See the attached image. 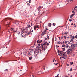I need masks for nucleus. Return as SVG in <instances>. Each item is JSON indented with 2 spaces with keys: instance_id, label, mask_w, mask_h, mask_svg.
<instances>
[{
  "instance_id": "f257e3e1",
  "label": "nucleus",
  "mask_w": 77,
  "mask_h": 77,
  "mask_svg": "<svg viewBox=\"0 0 77 77\" xmlns=\"http://www.w3.org/2000/svg\"><path fill=\"white\" fill-rule=\"evenodd\" d=\"M47 42L44 43L43 44H40V45L42 46V51H45V50L47 48V46L49 45V43H47Z\"/></svg>"
},
{
  "instance_id": "f03ea898",
  "label": "nucleus",
  "mask_w": 77,
  "mask_h": 77,
  "mask_svg": "<svg viewBox=\"0 0 77 77\" xmlns=\"http://www.w3.org/2000/svg\"><path fill=\"white\" fill-rule=\"evenodd\" d=\"M48 29H47V28H46V29L45 30H44L43 32H42L41 34V35L42 36H44V35H45V34H47V33H49V32H50V31L48 32Z\"/></svg>"
},
{
  "instance_id": "7ed1b4c3",
  "label": "nucleus",
  "mask_w": 77,
  "mask_h": 77,
  "mask_svg": "<svg viewBox=\"0 0 77 77\" xmlns=\"http://www.w3.org/2000/svg\"><path fill=\"white\" fill-rule=\"evenodd\" d=\"M71 51H72V49H70V48L69 47V48L68 49V50H67V54H69V53H71Z\"/></svg>"
},
{
  "instance_id": "20e7f679",
  "label": "nucleus",
  "mask_w": 77,
  "mask_h": 77,
  "mask_svg": "<svg viewBox=\"0 0 77 77\" xmlns=\"http://www.w3.org/2000/svg\"><path fill=\"white\" fill-rule=\"evenodd\" d=\"M75 44H72L71 46V47H69L71 49H72H72H73V48H74L75 47Z\"/></svg>"
},
{
  "instance_id": "39448f33",
  "label": "nucleus",
  "mask_w": 77,
  "mask_h": 77,
  "mask_svg": "<svg viewBox=\"0 0 77 77\" xmlns=\"http://www.w3.org/2000/svg\"><path fill=\"white\" fill-rule=\"evenodd\" d=\"M39 26H38V25L35 26H34V30H35V31H36L37 28H38V29H39Z\"/></svg>"
},
{
  "instance_id": "423d86ee",
  "label": "nucleus",
  "mask_w": 77,
  "mask_h": 77,
  "mask_svg": "<svg viewBox=\"0 0 77 77\" xmlns=\"http://www.w3.org/2000/svg\"><path fill=\"white\" fill-rule=\"evenodd\" d=\"M26 34H27V35H30V33L26 31V32H24V33H25V35H24V36H26L27 35V34H26Z\"/></svg>"
},
{
  "instance_id": "0eeeda50",
  "label": "nucleus",
  "mask_w": 77,
  "mask_h": 77,
  "mask_svg": "<svg viewBox=\"0 0 77 77\" xmlns=\"http://www.w3.org/2000/svg\"><path fill=\"white\" fill-rule=\"evenodd\" d=\"M16 32L17 33H18V34H20V32L19 31L18 29H17L16 31H14V33H16Z\"/></svg>"
},
{
  "instance_id": "6e6552de",
  "label": "nucleus",
  "mask_w": 77,
  "mask_h": 77,
  "mask_svg": "<svg viewBox=\"0 0 77 77\" xmlns=\"http://www.w3.org/2000/svg\"><path fill=\"white\" fill-rule=\"evenodd\" d=\"M8 20H12V19L11 18H7V19H5L4 20V21H6Z\"/></svg>"
},
{
  "instance_id": "1a4fd4ad",
  "label": "nucleus",
  "mask_w": 77,
  "mask_h": 77,
  "mask_svg": "<svg viewBox=\"0 0 77 77\" xmlns=\"http://www.w3.org/2000/svg\"><path fill=\"white\" fill-rule=\"evenodd\" d=\"M41 6L39 7L38 8H37L38 11H40V9H41Z\"/></svg>"
},
{
  "instance_id": "9d476101",
  "label": "nucleus",
  "mask_w": 77,
  "mask_h": 77,
  "mask_svg": "<svg viewBox=\"0 0 77 77\" xmlns=\"http://www.w3.org/2000/svg\"><path fill=\"white\" fill-rule=\"evenodd\" d=\"M37 51H38V53H39L40 52V53H41V51H42V50L41 51V50H40L39 49H38Z\"/></svg>"
},
{
  "instance_id": "9b49d317",
  "label": "nucleus",
  "mask_w": 77,
  "mask_h": 77,
  "mask_svg": "<svg viewBox=\"0 0 77 77\" xmlns=\"http://www.w3.org/2000/svg\"><path fill=\"white\" fill-rule=\"evenodd\" d=\"M51 23H48V27H51Z\"/></svg>"
},
{
  "instance_id": "f8f14e48",
  "label": "nucleus",
  "mask_w": 77,
  "mask_h": 77,
  "mask_svg": "<svg viewBox=\"0 0 77 77\" xmlns=\"http://www.w3.org/2000/svg\"><path fill=\"white\" fill-rule=\"evenodd\" d=\"M37 44H39V43H40V44L41 43V42L39 40H37Z\"/></svg>"
},
{
  "instance_id": "ddd939ff",
  "label": "nucleus",
  "mask_w": 77,
  "mask_h": 77,
  "mask_svg": "<svg viewBox=\"0 0 77 77\" xmlns=\"http://www.w3.org/2000/svg\"><path fill=\"white\" fill-rule=\"evenodd\" d=\"M70 64L71 65H73V64H74V62H70Z\"/></svg>"
},
{
  "instance_id": "4468645a",
  "label": "nucleus",
  "mask_w": 77,
  "mask_h": 77,
  "mask_svg": "<svg viewBox=\"0 0 77 77\" xmlns=\"http://www.w3.org/2000/svg\"><path fill=\"white\" fill-rule=\"evenodd\" d=\"M74 16V14H72V15H71L70 18H72Z\"/></svg>"
},
{
  "instance_id": "2eb2a0df",
  "label": "nucleus",
  "mask_w": 77,
  "mask_h": 77,
  "mask_svg": "<svg viewBox=\"0 0 77 77\" xmlns=\"http://www.w3.org/2000/svg\"><path fill=\"white\" fill-rule=\"evenodd\" d=\"M65 47H66V48H67V49H69V46H68V45L65 46Z\"/></svg>"
},
{
  "instance_id": "dca6fc26",
  "label": "nucleus",
  "mask_w": 77,
  "mask_h": 77,
  "mask_svg": "<svg viewBox=\"0 0 77 77\" xmlns=\"http://www.w3.org/2000/svg\"><path fill=\"white\" fill-rule=\"evenodd\" d=\"M31 27V26H30V25L29 24H28V25L27 28H30Z\"/></svg>"
},
{
  "instance_id": "f3484780",
  "label": "nucleus",
  "mask_w": 77,
  "mask_h": 77,
  "mask_svg": "<svg viewBox=\"0 0 77 77\" xmlns=\"http://www.w3.org/2000/svg\"><path fill=\"white\" fill-rule=\"evenodd\" d=\"M47 39L48 40V39H50V37H49V36H48V35H47Z\"/></svg>"
},
{
  "instance_id": "a211bd4d",
  "label": "nucleus",
  "mask_w": 77,
  "mask_h": 77,
  "mask_svg": "<svg viewBox=\"0 0 77 77\" xmlns=\"http://www.w3.org/2000/svg\"><path fill=\"white\" fill-rule=\"evenodd\" d=\"M53 26H55L56 25V23H53Z\"/></svg>"
},
{
  "instance_id": "6ab92c4d",
  "label": "nucleus",
  "mask_w": 77,
  "mask_h": 77,
  "mask_svg": "<svg viewBox=\"0 0 77 77\" xmlns=\"http://www.w3.org/2000/svg\"><path fill=\"white\" fill-rule=\"evenodd\" d=\"M27 6H30V4L29 3H28L27 4Z\"/></svg>"
},
{
  "instance_id": "aec40b11",
  "label": "nucleus",
  "mask_w": 77,
  "mask_h": 77,
  "mask_svg": "<svg viewBox=\"0 0 77 77\" xmlns=\"http://www.w3.org/2000/svg\"><path fill=\"white\" fill-rule=\"evenodd\" d=\"M9 70V69H6L5 70V71H8Z\"/></svg>"
},
{
  "instance_id": "412c9836",
  "label": "nucleus",
  "mask_w": 77,
  "mask_h": 77,
  "mask_svg": "<svg viewBox=\"0 0 77 77\" xmlns=\"http://www.w3.org/2000/svg\"><path fill=\"white\" fill-rule=\"evenodd\" d=\"M23 33H24V32H22V36L23 38V37H24V36H23V35L22 34H23Z\"/></svg>"
},
{
  "instance_id": "4be33fe9",
  "label": "nucleus",
  "mask_w": 77,
  "mask_h": 77,
  "mask_svg": "<svg viewBox=\"0 0 77 77\" xmlns=\"http://www.w3.org/2000/svg\"><path fill=\"white\" fill-rule=\"evenodd\" d=\"M63 57H65V53L63 54Z\"/></svg>"
},
{
  "instance_id": "5701e85b",
  "label": "nucleus",
  "mask_w": 77,
  "mask_h": 77,
  "mask_svg": "<svg viewBox=\"0 0 77 77\" xmlns=\"http://www.w3.org/2000/svg\"><path fill=\"white\" fill-rule=\"evenodd\" d=\"M29 2L30 3L32 2V1H31V0H29Z\"/></svg>"
},
{
  "instance_id": "b1692460",
  "label": "nucleus",
  "mask_w": 77,
  "mask_h": 77,
  "mask_svg": "<svg viewBox=\"0 0 77 77\" xmlns=\"http://www.w3.org/2000/svg\"><path fill=\"white\" fill-rule=\"evenodd\" d=\"M65 47V45H62V47Z\"/></svg>"
},
{
  "instance_id": "393cba45",
  "label": "nucleus",
  "mask_w": 77,
  "mask_h": 77,
  "mask_svg": "<svg viewBox=\"0 0 77 77\" xmlns=\"http://www.w3.org/2000/svg\"><path fill=\"white\" fill-rule=\"evenodd\" d=\"M68 32H65V35H67V34H68Z\"/></svg>"
},
{
  "instance_id": "a878e982",
  "label": "nucleus",
  "mask_w": 77,
  "mask_h": 77,
  "mask_svg": "<svg viewBox=\"0 0 77 77\" xmlns=\"http://www.w3.org/2000/svg\"><path fill=\"white\" fill-rule=\"evenodd\" d=\"M62 49L63 50V51H65V48H63Z\"/></svg>"
},
{
  "instance_id": "bb28decb",
  "label": "nucleus",
  "mask_w": 77,
  "mask_h": 77,
  "mask_svg": "<svg viewBox=\"0 0 77 77\" xmlns=\"http://www.w3.org/2000/svg\"><path fill=\"white\" fill-rule=\"evenodd\" d=\"M54 60H55V58H54L53 59V62H54Z\"/></svg>"
},
{
  "instance_id": "cd10ccee",
  "label": "nucleus",
  "mask_w": 77,
  "mask_h": 77,
  "mask_svg": "<svg viewBox=\"0 0 77 77\" xmlns=\"http://www.w3.org/2000/svg\"><path fill=\"white\" fill-rule=\"evenodd\" d=\"M29 60H31V59H32V57H29Z\"/></svg>"
},
{
  "instance_id": "c85d7f7f",
  "label": "nucleus",
  "mask_w": 77,
  "mask_h": 77,
  "mask_svg": "<svg viewBox=\"0 0 77 77\" xmlns=\"http://www.w3.org/2000/svg\"><path fill=\"white\" fill-rule=\"evenodd\" d=\"M70 42H72V41H73V40H72V39L70 40Z\"/></svg>"
},
{
  "instance_id": "c756f323",
  "label": "nucleus",
  "mask_w": 77,
  "mask_h": 77,
  "mask_svg": "<svg viewBox=\"0 0 77 77\" xmlns=\"http://www.w3.org/2000/svg\"><path fill=\"white\" fill-rule=\"evenodd\" d=\"M64 37L65 39H66V36H64Z\"/></svg>"
},
{
  "instance_id": "7c9ffc66",
  "label": "nucleus",
  "mask_w": 77,
  "mask_h": 77,
  "mask_svg": "<svg viewBox=\"0 0 77 77\" xmlns=\"http://www.w3.org/2000/svg\"><path fill=\"white\" fill-rule=\"evenodd\" d=\"M11 31H12V30H14V29H13V28H11Z\"/></svg>"
},
{
  "instance_id": "2f4dec72",
  "label": "nucleus",
  "mask_w": 77,
  "mask_h": 77,
  "mask_svg": "<svg viewBox=\"0 0 77 77\" xmlns=\"http://www.w3.org/2000/svg\"><path fill=\"white\" fill-rule=\"evenodd\" d=\"M67 1L68 2H70V1L69 0H67Z\"/></svg>"
},
{
  "instance_id": "473e14b6",
  "label": "nucleus",
  "mask_w": 77,
  "mask_h": 77,
  "mask_svg": "<svg viewBox=\"0 0 77 77\" xmlns=\"http://www.w3.org/2000/svg\"><path fill=\"white\" fill-rule=\"evenodd\" d=\"M61 58H63L64 59H65V58L64 57H61Z\"/></svg>"
},
{
  "instance_id": "72a5a7b5",
  "label": "nucleus",
  "mask_w": 77,
  "mask_h": 77,
  "mask_svg": "<svg viewBox=\"0 0 77 77\" xmlns=\"http://www.w3.org/2000/svg\"><path fill=\"white\" fill-rule=\"evenodd\" d=\"M77 38V35H76L75 37H74V38Z\"/></svg>"
},
{
  "instance_id": "f704fd0d",
  "label": "nucleus",
  "mask_w": 77,
  "mask_h": 77,
  "mask_svg": "<svg viewBox=\"0 0 77 77\" xmlns=\"http://www.w3.org/2000/svg\"><path fill=\"white\" fill-rule=\"evenodd\" d=\"M57 43H58V44H60V42H57Z\"/></svg>"
},
{
  "instance_id": "c9c22d12",
  "label": "nucleus",
  "mask_w": 77,
  "mask_h": 77,
  "mask_svg": "<svg viewBox=\"0 0 77 77\" xmlns=\"http://www.w3.org/2000/svg\"><path fill=\"white\" fill-rule=\"evenodd\" d=\"M65 43L67 44V41H65Z\"/></svg>"
},
{
  "instance_id": "e433bc0d",
  "label": "nucleus",
  "mask_w": 77,
  "mask_h": 77,
  "mask_svg": "<svg viewBox=\"0 0 77 77\" xmlns=\"http://www.w3.org/2000/svg\"><path fill=\"white\" fill-rule=\"evenodd\" d=\"M59 75V74H58L57 76H56L55 77H58Z\"/></svg>"
},
{
  "instance_id": "4c0bfd02",
  "label": "nucleus",
  "mask_w": 77,
  "mask_h": 77,
  "mask_svg": "<svg viewBox=\"0 0 77 77\" xmlns=\"http://www.w3.org/2000/svg\"><path fill=\"white\" fill-rule=\"evenodd\" d=\"M60 53V51H59L58 50V53L59 54V53Z\"/></svg>"
},
{
  "instance_id": "58836bf2",
  "label": "nucleus",
  "mask_w": 77,
  "mask_h": 77,
  "mask_svg": "<svg viewBox=\"0 0 77 77\" xmlns=\"http://www.w3.org/2000/svg\"><path fill=\"white\" fill-rule=\"evenodd\" d=\"M67 66H69V64H67Z\"/></svg>"
},
{
  "instance_id": "ea45409f",
  "label": "nucleus",
  "mask_w": 77,
  "mask_h": 77,
  "mask_svg": "<svg viewBox=\"0 0 77 77\" xmlns=\"http://www.w3.org/2000/svg\"><path fill=\"white\" fill-rule=\"evenodd\" d=\"M72 69L71 68V69H70V71H72Z\"/></svg>"
},
{
  "instance_id": "a19ab883",
  "label": "nucleus",
  "mask_w": 77,
  "mask_h": 77,
  "mask_svg": "<svg viewBox=\"0 0 77 77\" xmlns=\"http://www.w3.org/2000/svg\"><path fill=\"white\" fill-rule=\"evenodd\" d=\"M72 13H74V10H73V11L72 12Z\"/></svg>"
},
{
  "instance_id": "79ce46f5",
  "label": "nucleus",
  "mask_w": 77,
  "mask_h": 77,
  "mask_svg": "<svg viewBox=\"0 0 77 77\" xmlns=\"http://www.w3.org/2000/svg\"><path fill=\"white\" fill-rule=\"evenodd\" d=\"M57 64H58V63H54V65H57Z\"/></svg>"
},
{
  "instance_id": "37998d69",
  "label": "nucleus",
  "mask_w": 77,
  "mask_h": 77,
  "mask_svg": "<svg viewBox=\"0 0 77 77\" xmlns=\"http://www.w3.org/2000/svg\"><path fill=\"white\" fill-rule=\"evenodd\" d=\"M69 21H72V20L71 19H69Z\"/></svg>"
},
{
  "instance_id": "c03bdc74",
  "label": "nucleus",
  "mask_w": 77,
  "mask_h": 77,
  "mask_svg": "<svg viewBox=\"0 0 77 77\" xmlns=\"http://www.w3.org/2000/svg\"><path fill=\"white\" fill-rule=\"evenodd\" d=\"M56 47L57 48V45H56Z\"/></svg>"
},
{
  "instance_id": "a18cd8bd",
  "label": "nucleus",
  "mask_w": 77,
  "mask_h": 77,
  "mask_svg": "<svg viewBox=\"0 0 77 77\" xmlns=\"http://www.w3.org/2000/svg\"><path fill=\"white\" fill-rule=\"evenodd\" d=\"M71 25H72H72H74V24L72 23V24H71Z\"/></svg>"
},
{
  "instance_id": "49530a36",
  "label": "nucleus",
  "mask_w": 77,
  "mask_h": 77,
  "mask_svg": "<svg viewBox=\"0 0 77 77\" xmlns=\"http://www.w3.org/2000/svg\"><path fill=\"white\" fill-rule=\"evenodd\" d=\"M72 38H73V39H74V36H72Z\"/></svg>"
},
{
  "instance_id": "de8ad7c7",
  "label": "nucleus",
  "mask_w": 77,
  "mask_h": 77,
  "mask_svg": "<svg viewBox=\"0 0 77 77\" xmlns=\"http://www.w3.org/2000/svg\"><path fill=\"white\" fill-rule=\"evenodd\" d=\"M60 54H61V55H62V54H62V53H60Z\"/></svg>"
},
{
  "instance_id": "09e8293b",
  "label": "nucleus",
  "mask_w": 77,
  "mask_h": 77,
  "mask_svg": "<svg viewBox=\"0 0 77 77\" xmlns=\"http://www.w3.org/2000/svg\"><path fill=\"white\" fill-rule=\"evenodd\" d=\"M62 52H63V51H60V53H62Z\"/></svg>"
},
{
  "instance_id": "8fccbe9b",
  "label": "nucleus",
  "mask_w": 77,
  "mask_h": 77,
  "mask_svg": "<svg viewBox=\"0 0 77 77\" xmlns=\"http://www.w3.org/2000/svg\"><path fill=\"white\" fill-rule=\"evenodd\" d=\"M71 1H73V0H70V2H71Z\"/></svg>"
},
{
  "instance_id": "3c124183",
  "label": "nucleus",
  "mask_w": 77,
  "mask_h": 77,
  "mask_svg": "<svg viewBox=\"0 0 77 77\" xmlns=\"http://www.w3.org/2000/svg\"><path fill=\"white\" fill-rule=\"evenodd\" d=\"M40 41V42H42V40H41Z\"/></svg>"
},
{
  "instance_id": "603ef678",
  "label": "nucleus",
  "mask_w": 77,
  "mask_h": 77,
  "mask_svg": "<svg viewBox=\"0 0 77 77\" xmlns=\"http://www.w3.org/2000/svg\"><path fill=\"white\" fill-rule=\"evenodd\" d=\"M65 3H67V1H65Z\"/></svg>"
},
{
  "instance_id": "864d4df0",
  "label": "nucleus",
  "mask_w": 77,
  "mask_h": 77,
  "mask_svg": "<svg viewBox=\"0 0 77 77\" xmlns=\"http://www.w3.org/2000/svg\"><path fill=\"white\" fill-rule=\"evenodd\" d=\"M33 32V30H32V31H31V32Z\"/></svg>"
},
{
  "instance_id": "5fc2aeb1",
  "label": "nucleus",
  "mask_w": 77,
  "mask_h": 77,
  "mask_svg": "<svg viewBox=\"0 0 77 77\" xmlns=\"http://www.w3.org/2000/svg\"><path fill=\"white\" fill-rule=\"evenodd\" d=\"M75 8H74V10H75Z\"/></svg>"
},
{
  "instance_id": "6e6d98bb",
  "label": "nucleus",
  "mask_w": 77,
  "mask_h": 77,
  "mask_svg": "<svg viewBox=\"0 0 77 77\" xmlns=\"http://www.w3.org/2000/svg\"><path fill=\"white\" fill-rule=\"evenodd\" d=\"M38 46H40V44H38Z\"/></svg>"
},
{
  "instance_id": "4d7b16f0",
  "label": "nucleus",
  "mask_w": 77,
  "mask_h": 77,
  "mask_svg": "<svg viewBox=\"0 0 77 77\" xmlns=\"http://www.w3.org/2000/svg\"><path fill=\"white\" fill-rule=\"evenodd\" d=\"M62 38H63V37H61V39H62Z\"/></svg>"
},
{
  "instance_id": "13d9d810",
  "label": "nucleus",
  "mask_w": 77,
  "mask_h": 77,
  "mask_svg": "<svg viewBox=\"0 0 77 77\" xmlns=\"http://www.w3.org/2000/svg\"><path fill=\"white\" fill-rule=\"evenodd\" d=\"M47 38H45V40H47Z\"/></svg>"
},
{
  "instance_id": "bf43d9fd",
  "label": "nucleus",
  "mask_w": 77,
  "mask_h": 77,
  "mask_svg": "<svg viewBox=\"0 0 77 77\" xmlns=\"http://www.w3.org/2000/svg\"><path fill=\"white\" fill-rule=\"evenodd\" d=\"M77 6H76V7H75V8H77Z\"/></svg>"
},
{
  "instance_id": "052dcab7",
  "label": "nucleus",
  "mask_w": 77,
  "mask_h": 77,
  "mask_svg": "<svg viewBox=\"0 0 77 77\" xmlns=\"http://www.w3.org/2000/svg\"><path fill=\"white\" fill-rule=\"evenodd\" d=\"M49 42V43H50V42L49 41V42Z\"/></svg>"
},
{
  "instance_id": "680f3d73",
  "label": "nucleus",
  "mask_w": 77,
  "mask_h": 77,
  "mask_svg": "<svg viewBox=\"0 0 77 77\" xmlns=\"http://www.w3.org/2000/svg\"><path fill=\"white\" fill-rule=\"evenodd\" d=\"M43 67H44V68H45V66H43Z\"/></svg>"
},
{
  "instance_id": "e2e57ef3",
  "label": "nucleus",
  "mask_w": 77,
  "mask_h": 77,
  "mask_svg": "<svg viewBox=\"0 0 77 77\" xmlns=\"http://www.w3.org/2000/svg\"><path fill=\"white\" fill-rule=\"evenodd\" d=\"M72 75H71L70 77H72Z\"/></svg>"
},
{
  "instance_id": "0e129e2a",
  "label": "nucleus",
  "mask_w": 77,
  "mask_h": 77,
  "mask_svg": "<svg viewBox=\"0 0 77 77\" xmlns=\"http://www.w3.org/2000/svg\"><path fill=\"white\" fill-rule=\"evenodd\" d=\"M76 27V26H74V27Z\"/></svg>"
},
{
  "instance_id": "69168bd1",
  "label": "nucleus",
  "mask_w": 77,
  "mask_h": 77,
  "mask_svg": "<svg viewBox=\"0 0 77 77\" xmlns=\"http://www.w3.org/2000/svg\"><path fill=\"white\" fill-rule=\"evenodd\" d=\"M7 23L8 24H9V23H8L7 22Z\"/></svg>"
},
{
  "instance_id": "338daca9",
  "label": "nucleus",
  "mask_w": 77,
  "mask_h": 77,
  "mask_svg": "<svg viewBox=\"0 0 77 77\" xmlns=\"http://www.w3.org/2000/svg\"><path fill=\"white\" fill-rule=\"evenodd\" d=\"M61 44H62V43H61Z\"/></svg>"
},
{
  "instance_id": "774afa93",
  "label": "nucleus",
  "mask_w": 77,
  "mask_h": 77,
  "mask_svg": "<svg viewBox=\"0 0 77 77\" xmlns=\"http://www.w3.org/2000/svg\"><path fill=\"white\" fill-rule=\"evenodd\" d=\"M75 45H77V43L76 44H75Z\"/></svg>"
}]
</instances>
